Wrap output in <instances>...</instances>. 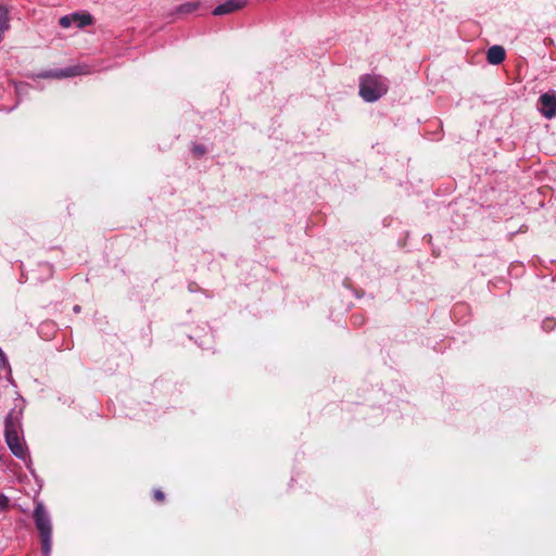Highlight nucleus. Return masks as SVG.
I'll list each match as a JSON object with an SVG mask.
<instances>
[{
    "instance_id": "obj_1",
    "label": "nucleus",
    "mask_w": 556,
    "mask_h": 556,
    "mask_svg": "<svg viewBox=\"0 0 556 556\" xmlns=\"http://www.w3.org/2000/svg\"><path fill=\"white\" fill-rule=\"evenodd\" d=\"M21 414L22 409L18 412L12 410L8 415L5 419L4 435L7 444L13 455H15L17 458L26 460L28 457V451L23 437Z\"/></svg>"
},
{
    "instance_id": "obj_9",
    "label": "nucleus",
    "mask_w": 556,
    "mask_h": 556,
    "mask_svg": "<svg viewBox=\"0 0 556 556\" xmlns=\"http://www.w3.org/2000/svg\"><path fill=\"white\" fill-rule=\"evenodd\" d=\"M198 8V4L197 3H193V2H187L185 4H181L177 8V12L178 13H191L193 11H195Z\"/></svg>"
},
{
    "instance_id": "obj_8",
    "label": "nucleus",
    "mask_w": 556,
    "mask_h": 556,
    "mask_svg": "<svg viewBox=\"0 0 556 556\" xmlns=\"http://www.w3.org/2000/svg\"><path fill=\"white\" fill-rule=\"evenodd\" d=\"M74 16H76L74 20V25H76L79 28L90 25L92 22L91 15L87 13H74Z\"/></svg>"
},
{
    "instance_id": "obj_14",
    "label": "nucleus",
    "mask_w": 556,
    "mask_h": 556,
    "mask_svg": "<svg viewBox=\"0 0 556 556\" xmlns=\"http://www.w3.org/2000/svg\"><path fill=\"white\" fill-rule=\"evenodd\" d=\"M154 497H155V500H156V501H160V502H161V501H163V500H164V493H163L162 491H160V490H156V491L154 492Z\"/></svg>"
},
{
    "instance_id": "obj_4",
    "label": "nucleus",
    "mask_w": 556,
    "mask_h": 556,
    "mask_svg": "<svg viewBox=\"0 0 556 556\" xmlns=\"http://www.w3.org/2000/svg\"><path fill=\"white\" fill-rule=\"evenodd\" d=\"M539 111L546 118L556 116V91L543 93L539 99Z\"/></svg>"
},
{
    "instance_id": "obj_15",
    "label": "nucleus",
    "mask_w": 556,
    "mask_h": 556,
    "mask_svg": "<svg viewBox=\"0 0 556 556\" xmlns=\"http://www.w3.org/2000/svg\"><path fill=\"white\" fill-rule=\"evenodd\" d=\"M555 326V323L551 319L544 321V328H547V329H553Z\"/></svg>"
},
{
    "instance_id": "obj_2",
    "label": "nucleus",
    "mask_w": 556,
    "mask_h": 556,
    "mask_svg": "<svg viewBox=\"0 0 556 556\" xmlns=\"http://www.w3.org/2000/svg\"><path fill=\"white\" fill-rule=\"evenodd\" d=\"M33 516L41 538L42 553L49 556L52 546V525L50 515L41 502H36Z\"/></svg>"
},
{
    "instance_id": "obj_11",
    "label": "nucleus",
    "mask_w": 556,
    "mask_h": 556,
    "mask_svg": "<svg viewBox=\"0 0 556 556\" xmlns=\"http://www.w3.org/2000/svg\"><path fill=\"white\" fill-rule=\"evenodd\" d=\"M9 506V498L3 495V494H0V513L1 511H4Z\"/></svg>"
},
{
    "instance_id": "obj_13",
    "label": "nucleus",
    "mask_w": 556,
    "mask_h": 556,
    "mask_svg": "<svg viewBox=\"0 0 556 556\" xmlns=\"http://www.w3.org/2000/svg\"><path fill=\"white\" fill-rule=\"evenodd\" d=\"M193 152H194L197 155H202V154L205 152V150H204V148H203V147L194 146V147H193Z\"/></svg>"
},
{
    "instance_id": "obj_5",
    "label": "nucleus",
    "mask_w": 556,
    "mask_h": 556,
    "mask_svg": "<svg viewBox=\"0 0 556 556\" xmlns=\"http://www.w3.org/2000/svg\"><path fill=\"white\" fill-rule=\"evenodd\" d=\"M505 59V50L501 46H493L488 50L486 60L490 64L497 65Z\"/></svg>"
},
{
    "instance_id": "obj_7",
    "label": "nucleus",
    "mask_w": 556,
    "mask_h": 556,
    "mask_svg": "<svg viewBox=\"0 0 556 556\" xmlns=\"http://www.w3.org/2000/svg\"><path fill=\"white\" fill-rule=\"evenodd\" d=\"M80 68L78 67H68L62 71H55V72H49L42 75V77H54V78H62V77H72L75 75L84 74Z\"/></svg>"
},
{
    "instance_id": "obj_10",
    "label": "nucleus",
    "mask_w": 556,
    "mask_h": 556,
    "mask_svg": "<svg viewBox=\"0 0 556 556\" xmlns=\"http://www.w3.org/2000/svg\"><path fill=\"white\" fill-rule=\"evenodd\" d=\"M75 17L76 16H74V14L65 15V16L61 17V20H60L61 26L64 28H67L70 26L74 25Z\"/></svg>"
},
{
    "instance_id": "obj_12",
    "label": "nucleus",
    "mask_w": 556,
    "mask_h": 556,
    "mask_svg": "<svg viewBox=\"0 0 556 556\" xmlns=\"http://www.w3.org/2000/svg\"><path fill=\"white\" fill-rule=\"evenodd\" d=\"M0 365H2L3 367H8L7 357L1 349H0Z\"/></svg>"
},
{
    "instance_id": "obj_6",
    "label": "nucleus",
    "mask_w": 556,
    "mask_h": 556,
    "mask_svg": "<svg viewBox=\"0 0 556 556\" xmlns=\"http://www.w3.org/2000/svg\"><path fill=\"white\" fill-rule=\"evenodd\" d=\"M243 7V2L240 0H230L226 3L217 5L213 13L214 15H224L233 12L235 10Z\"/></svg>"
},
{
    "instance_id": "obj_3",
    "label": "nucleus",
    "mask_w": 556,
    "mask_h": 556,
    "mask_svg": "<svg viewBox=\"0 0 556 556\" xmlns=\"http://www.w3.org/2000/svg\"><path fill=\"white\" fill-rule=\"evenodd\" d=\"M388 81L380 75H365L359 80V96L366 102H375L387 93Z\"/></svg>"
}]
</instances>
